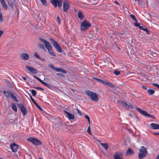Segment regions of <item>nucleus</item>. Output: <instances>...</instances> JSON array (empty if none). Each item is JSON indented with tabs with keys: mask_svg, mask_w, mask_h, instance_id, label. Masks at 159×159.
<instances>
[{
	"mask_svg": "<svg viewBox=\"0 0 159 159\" xmlns=\"http://www.w3.org/2000/svg\"><path fill=\"white\" fill-rule=\"evenodd\" d=\"M39 39L44 43L49 53L52 56L55 57L56 55L52 50V46L50 43L45 39L42 38H40Z\"/></svg>",
	"mask_w": 159,
	"mask_h": 159,
	"instance_id": "obj_1",
	"label": "nucleus"
},
{
	"mask_svg": "<svg viewBox=\"0 0 159 159\" xmlns=\"http://www.w3.org/2000/svg\"><path fill=\"white\" fill-rule=\"evenodd\" d=\"M85 93L92 101L96 102L98 101V97L96 93L90 90H86Z\"/></svg>",
	"mask_w": 159,
	"mask_h": 159,
	"instance_id": "obj_2",
	"label": "nucleus"
},
{
	"mask_svg": "<svg viewBox=\"0 0 159 159\" xmlns=\"http://www.w3.org/2000/svg\"><path fill=\"white\" fill-rule=\"evenodd\" d=\"M139 152L138 158L141 159L145 157L148 154V152L145 147L142 146L139 149Z\"/></svg>",
	"mask_w": 159,
	"mask_h": 159,
	"instance_id": "obj_3",
	"label": "nucleus"
},
{
	"mask_svg": "<svg viewBox=\"0 0 159 159\" xmlns=\"http://www.w3.org/2000/svg\"><path fill=\"white\" fill-rule=\"evenodd\" d=\"M91 23L86 20H84L81 24L80 29L82 30L88 29L91 26Z\"/></svg>",
	"mask_w": 159,
	"mask_h": 159,
	"instance_id": "obj_4",
	"label": "nucleus"
},
{
	"mask_svg": "<svg viewBox=\"0 0 159 159\" xmlns=\"http://www.w3.org/2000/svg\"><path fill=\"white\" fill-rule=\"evenodd\" d=\"M93 79L100 83L107 85L112 88H114L115 87L114 85L113 84L111 83L107 82L106 80H103L95 77H93Z\"/></svg>",
	"mask_w": 159,
	"mask_h": 159,
	"instance_id": "obj_5",
	"label": "nucleus"
},
{
	"mask_svg": "<svg viewBox=\"0 0 159 159\" xmlns=\"http://www.w3.org/2000/svg\"><path fill=\"white\" fill-rule=\"evenodd\" d=\"M49 39L51 41L52 44L56 50L59 52H61L62 51L57 42L52 38H49Z\"/></svg>",
	"mask_w": 159,
	"mask_h": 159,
	"instance_id": "obj_6",
	"label": "nucleus"
},
{
	"mask_svg": "<svg viewBox=\"0 0 159 159\" xmlns=\"http://www.w3.org/2000/svg\"><path fill=\"white\" fill-rule=\"evenodd\" d=\"M50 2L55 7H60L62 6V0H51Z\"/></svg>",
	"mask_w": 159,
	"mask_h": 159,
	"instance_id": "obj_7",
	"label": "nucleus"
},
{
	"mask_svg": "<svg viewBox=\"0 0 159 159\" xmlns=\"http://www.w3.org/2000/svg\"><path fill=\"white\" fill-rule=\"evenodd\" d=\"M27 140L32 142L34 144L36 145H41L42 143L41 141L35 138L30 137L27 139Z\"/></svg>",
	"mask_w": 159,
	"mask_h": 159,
	"instance_id": "obj_8",
	"label": "nucleus"
},
{
	"mask_svg": "<svg viewBox=\"0 0 159 159\" xmlns=\"http://www.w3.org/2000/svg\"><path fill=\"white\" fill-rule=\"evenodd\" d=\"M114 159H123V153L120 152H117L113 155Z\"/></svg>",
	"mask_w": 159,
	"mask_h": 159,
	"instance_id": "obj_9",
	"label": "nucleus"
},
{
	"mask_svg": "<svg viewBox=\"0 0 159 159\" xmlns=\"http://www.w3.org/2000/svg\"><path fill=\"white\" fill-rule=\"evenodd\" d=\"M64 114L66 116L67 118H68L69 120H74L75 119L74 114L70 113L66 111H64Z\"/></svg>",
	"mask_w": 159,
	"mask_h": 159,
	"instance_id": "obj_10",
	"label": "nucleus"
},
{
	"mask_svg": "<svg viewBox=\"0 0 159 159\" xmlns=\"http://www.w3.org/2000/svg\"><path fill=\"white\" fill-rule=\"evenodd\" d=\"M18 106L20 108L23 115H25L26 113V109L23 104L21 103L18 104Z\"/></svg>",
	"mask_w": 159,
	"mask_h": 159,
	"instance_id": "obj_11",
	"label": "nucleus"
},
{
	"mask_svg": "<svg viewBox=\"0 0 159 159\" xmlns=\"http://www.w3.org/2000/svg\"><path fill=\"white\" fill-rule=\"evenodd\" d=\"M70 5L69 2L67 1H65L63 2V10L66 12L69 9Z\"/></svg>",
	"mask_w": 159,
	"mask_h": 159,
	"instance_id": "obj_12",
	"label": "nucleus"
},
{
	"mask_svg": "<svg viewBox=\"0 0 159 159\" xmlns=\"http://www.w3.org/2000/svg\"><path fill=\"white\" fill-rule=\"evenodd\" d=\"M20 57L22 59L25 60H28L30 58L28 54L24 53H21Z\"/></svg>",
	"mask_w": 159,
	"mask_h": 159,
	"instance_id": "obj_13",
	"label": "nucleus"
},
{
	"mask_svg": "<svg viewBox=\"0 0 159 159\" xmlns=\"http://www.w3.org/2000/svg\"><path fill=\"white\" fill-rule=\"evenodd\" d=\"M34 78L36 79L38 81H39V82H40L43 85H44L45 86L47 87L48 88H50L51 87V86L50 85L48 84H47V83L44 82L43 80H41L39 78L37 77L36 76H34Z\"/></svg>",
	"mask_w": 159,
	"mask_h": 159,
	"instance_id": "obj_14",
	"label": "nucleus"
},
{
	"mask_svg": "<svg viewBox=\"0 0 159 159\" xmlns=\"http://www.w3.org/2000/svg\"><path fill=\"white\" fill-rule=\"evenodd\" d=\"M10 147L12 152H17L18 148V147L17 145L15 143H13L11 145Z\"/></svg>",
	"mask_w": 159,
	"mask_h": 159,
	"instance_id": "obj_15",
	"label": "nucleus"
},
{
	"mask_svg": "<svg viewBox=\"0 0 159 159\" xmlns=\"http://www.w3.org/2000/svg\"><path fill=\"white\" fill-rule=\"evenodd\" d=\"M26 67L27 70L30 71L34 74H37V73L36 70L34 68L30 66H26Z\"/></svg>",
	"mask_w": 159,
	"mask_h": 159,
	"instance_id": "obj_16",
	"label": "nucleus"
},
{
	"mask_svg": "<svg viewBox=\"0 0 159 159\" xmlns=\"http://www.w3.org/2000/svg\"><path fill=\"white\" fill-rule=\"evenodd\" d=\"M121 104L123 106L127 108H130L132 109L134 108V107L132 105L128 104L123 101L121 102Z\"/></svg>",
	"mask_w": 159,
	"mask_h": 159,
	"instance_id": "obj_17",
	"label": "nucleus"
},
{
	"mask_svg": "<svg viewBox=\"0 0 159 159\" xmlns=\"http://www.w3.org/2000/svg\"><path fill=\"white\" fill-rule=\"evenodd\" d=\"M151 128L154 129H159V125L154 123H152L150 124Z\"/></svg>",
	"mask_w": 159,
	"mask_h": 159,
	"instance_id": "obj_18",
	"label": "nucleus"
},
{
	"mask_svg": "<svg viewBox=\"0 0 159 159\" xmlns=\"http://www.w3.org/2000/svg\"><path fill=\"white\" fill-rule=\"evenodd\" d=\"M136 109L140 113L143 114L145 116H147V115L148 114V113L145 111H143L139 108L137 107L136 108Z\"/></svg>",
	"mask_w": 159,
	"mask_h": 159,
	"instance_id": "obj_19",
	"label": "nucleus"
},
{
	"mask_svg": "<svg viewBox=\"0 0 159 159\" xmlns=\"http://www.w3.org/2000/svg\"><path fill=\"white\" fill-rule=\"evenodd\" d=\"M0 2L4 9L6 10L7 9V5L6 4L4 0H0Z\"/></svg>",
	"mask_w": 159,
	"mask_h": 159,
	"instance_id": "obj_20",
	"label": "nucleus"
},
{
	"mask_svg": "<svg viewBox=\"0 0 159 159\" xmlns=\"http://www.w3.org/2000/svg\"><path fill=\"white\" fill-rule=\"evenodd\" d=\"M15 2V0H8V3L9 6L11 8L14 7V5Z\"/></svg>",
	"mask_w": 159,
	"mask_h": 159,
	"instance_id": "obj_21",
	"label": "nucleus"
},
{
	"mask_svg": "<svg viewBox=\"0 0 159 159\" xmlns=\"http://www.w3.org/2000/svg\"><path fill=\"white\" fill-rule=\"evenodd\" d=\"M134 153V151L131 148H129L127 151L126 155L128 156L131 155L133 154Z\"/></svg>",
	"mask_w": 159,
	"mask_h": 159,
	"instance_id": "obj_22",
	"label": "nucleus"
},
{
	"mask_svg": "<svg viewBox=\"0 0 159 159\" xmlns=\"http://www.w3.org/2000/svg\"><path fill=\"white\" fill-rule=\"evenodd\" d=\"M3 92L7 98H9L10 97L11 94L12 93L11 92L9 91H3Z\"/></svg>",
	"mask_w": 159,
	"mask_h": 159,
	"instance_id": "obj_23",
	"label": "nucleus"
},
{
	"mask_svg": "<svg viewBox=\"0 0 159 159\" xmlns=\"http://www.w3.org/2000/svg\"><path fill=\"white\" fill-rule=\"evenodd\" d=\"M100 144L106 150H107L109 147V145L107 143H100Z\"/></svg>",
	"mask_w": 159,
	"mask_h": 159,
	"instance_id": "obj_24",
	"label": "nucleus"
},
{
	"mask_svg": "<svg viewBox=\"0 0 159 159\" xmlns=\"http://www.w3.org/2000/svg\"><path fill=\"white\" fill-rule=\"evenodd\" d=\"M10 97L16 102H18V99L13 93H12V94H11Z\"/></svg>",
	"mask_w": 159,
	"mask_h": 159,
	"instance_id": "obj_25",
	"label": "nucleus"
},
{
	"mask_svg": "<svg viewBox=\"0 0 159 159\" xmlns=\"http://www.w3.org/2000/svg\"><path fill=\"white\" fill-rule=\"evenodd\" d=\"M38 45L40 48L44 50H46L43 44L41 43H38Z\"/></svg>",
	"mask_w": 159,
	"mask_h": 159,
	"instance_id": "obj_26",
	"label": "nucleus"
},
{
	"mask_svg": "<svg viewBox=\"0 0 159 159\" xmlns=\"http://www.w3.org/2000/svg\"><path fill=\"white\" fill-rule=\"evenodd\" d=\"M155 92V91L154 90L151 89H149L148 91V93L150 95H152Z\"/></svg>",
	"mask_w": 159,
	"mask_h": 159,
	"instance_id": "obj_27",
	"label": "nucleus"
},
{
	"mask_svg": "<svg viewBox=\"0 0 159 159\" xmlns=\"http://www.w3.org/2000/svg\"><path fill=\"white\" fill-rule=\"evenodd\" d=\"M11 107L12 109L15 111H17V107L16 105L13 103L11 104Z\"/></svg>",
	"mask_w": 159,
	"mask_h": 159,
	"instance_id": "obj_28",
	"label": "nucleus"
},
{
	"mask_svg": "<svg viewBox=\"0 0 159 159\" xmlns=\"http://www.w3.org/2000/svg\"><path fill=\"white\" fill-rule=\"evenodd\" d=\"M30 91H31L32 94V95L34 96H35L36 94V91L34 89H30Z\"/></svg>",
	"mask_w": 159,
	"mask_h": 159,
	"instance_id": "obj_29",
	"label": "nucleus"
},
{
	"mask_svg": "<svg viewBox=\"0 0 159 159\" xmlns=\"http://www.w3.org/2000/svg\"><path fill=\"white\" fill-rule=\"evenodd\" d=\"M42 4L46 6H48V3L47 1L46 0H40Z\"/></svg>",
	"mask_w": 159,
	"mask_h": 159,
	"instance_id": "obj_30",
	"label": "nucleus"
},
{
	"mask_svg": "<svg viewBox=\"0 0 159 159\" xmlns=\"http://www.w3.org/2000/svg\"><path fill=\"white\" fill-rule=\"evenodd\" d=\"M48 67H49L50 68H51L52 70H55L56 67H55L52 64H49Z\"/></svg>",
	"mask_w": 159,
	"mask_h": 159,
	"instance_id": "obj_31",
	"label": "nucleus"
},
{
	"mask_svg": "<svg viewBox=\"0 0 159 159\" xmlns=\"http://www.w3.org/2000/svg\"><path fill=\"white\" fill-rule=\"evenodd\" d=\"M84 16L82 12V11H80V20H83Z\"/></svg>",
	"mask_w": 159,
	"mask_h": 159,
	"instance_id": "obj_32",
	"label": "nucleus"
},
{
	"mask_svg": "<svg viewBox=\"0 0 159 159\" xmlns=\"http://www.w3.org/2000/svg\"><path fill=\"white\" fill-rule=\"evenodd\" d=\"M129 16L131 17L132 18L133 20H134V21L136 22H137V20L136 19V18H135V16L134 15H129Z\"/></svg>",
	"mask_w": 159,
	"mask_h": 159,
	"instance_id": "obj_33",
	"label": "nucleus"
},
{
	"mask_svg": "<svg viewBox=\"0 0 159 159\" xmlns=\"http://www.w3.org/2000/svg\"><path fill=\"white\" fill-rule=\"evenodd\" d=\"M114 74L116 75H119L120 74V72L117 71V70H115L114 72Z\"/></svg>",
	"mask_w": 159,
	"mask_h": 159,
	"instance_id": "obj_34",
	"label": "nucleus"
},
{
	"mask_svg": "<svg viewBox=\"0 0 159 159\" xmlns=\"http://www.w3.org/2000/svg\"><path fill=\"white\" fill-rule=\"evenodd\" d=\"M34 56L37 57L38 58H39L41 60L42 59V58H40L39 55L38 54V53L37 52H36L34 53Z\"/></svg>",
	"mask_w": 159,
	"mask_h": 159,
	"instance_id": "obj_35",
	"label": "nucleus"
},
{
	"mask_svg": "<svg viewBox=\"0 0 159 159\" xmlns=\"http://www.w3.org/2000/svg\"><path fill=\"white\" fill-rule=\"evenodd\" d=\"M84 117L86 119H87V120L89 122V124H90V118H89V117L87 115H85L84 116Z\"/></svg>",
	"mask_w": 159,
	"mask_h": 159,
	"instance_id": "obj_36",
	"label": "nucleus"
},
{
	"mask_svg": "<svg viewBox=\"0 0 159 159\" xmlns=\"http://www.w3.org/2000/svg\"><path fill=\"white\" fill-rule=\"evenodd\" d=\"M147 116L150 117V118H152L153 119H155V117L152 115H151L149 114L148 113Z\"/></svg>",
	"mask_w": 159,
	"mask_h": 159,
	"instance_id": "obj_37",
	"label": "nucleus"
},
{
	"mask_svg": "<svg viewBox=\"0 0 159 159\" xmlns=\"http://www.w3.org/2000/svg\"><path fill=\"white\" fill-rule=\"evenodd\" d=\"M3 21V19L1 12L0 13V21L2 22Z\"/></svg>",
	"mask_w": 159,
	"mask_h": 159,
	"instance_id": "obj_38",
	"label": "nucleus"
},
{
	"mask_svg": "<svg viewBox=\"0 0 159 159\" xmlns=\"http://www.w3.org/2000/svg\"><path fill=\"white\" fill-rule=\"evenodd\" d=\"M134 24L136 26L138 27H139L140 25L139 23H138L137 22L134 23Z\"/></svg>",
	"mask_w": 159,
	"mask_h": 159,
	"instance_id": "obj_39",
	"label": "nucleus"
},
{
	"mask_svg": "<svg viewBox=\"0 0 159 159\" xmlns=\"http://www.w3.org/2000/svg\"><path fill=\"white\" fill-rule=\"evenodd\" d=\"M61 68L56 67L55 70L57 72H60Z\"/></svg>",
	"mask_w": 159,
	"mask_h": 159,
	"instance_id": "obj_40",
	"label": "nucleus"
},
{
	"mask_svg": "<svg viewBox=\"0 0 159 159\" xmlns=\"http://www.w3.org/2000/svg\"><path fill=\"white\" fill-rule=\"evenodd\" d=\"M87 132L90 135L92 134L90 132V126H89L87 130Z\"/></svg>",
	"mask_w": 159,
	"mask_h": 159,
	"instance_id": "obj_41",
	"label": "nucleus"
},
{
	"mask_svg": "<svg viewBox=\"0 0 159 159\" xmlns=\"http://www.w3.org/2000/svg\"><path fill=\"white\" fill-rule=\"evenodd\" d=\"M57 21L58 22L59 24H60V17L59 16H57Z\"/></svg>",
	"mask_w": 159,
	"mask_h": 159,
	"instance_id": "obj_42",
	"label": "nucleus"
},
{
	"mask_svg": "<svg viewBox=\"0 0 159 159\" xmlns=\"http://www.w3.org/2000/svg\"><path fill=\"white\" fill-rule=\"evenodd\" d=\"M34 89H40L41 90H44V89L40 87H35L34 88Z\"/></svg>",
	"mask_w": 159,
	"mask_h": 159,
	"instance_id": "obj_43",
	"label": "nucleus"
},
{
	"mask_svg": "<svg viewBox=\"0 0 159 159\" xmlns=\"http://www.w3.org/2000/svg\"><path fill=\"white\" fill-rule=\"evenodd\" d=\"M60 72H61L62 73H64L65 74H66V70L62 69L61 68V70Z\"/></svg>",
	"mask_w": 159,
	"mask_h": 159,
	"instance_id": "obj_44",
	"label": "nucleus"
},
{
	"mask_svg": "<svg viewBox=\"0 0 159 159\" xmlns=\"http://www.w3.org/2000/svg\"><path fill=\"white\" fill-rule=\"evenodd\" d=\"M98 1L97 0H94V1L92 3V4L95 5L96 3L98 2Z\"/></svg>",
	"mask_w": 159,
	"mask_h": 159,
	"instance_id": "obj_45",
	"label": "nucleus"
},
{
	"mask_svg": "<svg viewBox=\"0 0 159 159\" xmlns=\"http://www.w3.org/2000/svg\"><path fill=\"white\" fill-rule=\"evenodd\" d=\"M153 85H154L155 87H157L158 88H159V84H156V83H153Z\"/></svg>",
	"mask_w": 159,
	"mask_h": 159,
	"instance_id": "obj_46",
	"label": "nucleus"
},
{
	"mask_svg": "<svg viewBox=\"0 0 159 159\" xmlns=\"http://www.w3.org/2000/svg\"><path fill=\"white\" fill-rule=\"evenodd\" d=\"M37 107L40 110L42 111V108L39 105Z\"/></svg>",
	"mask_w": 159,
	"mask_h": 159,
	"instance_id": "obj_47",
	"label": "nucleus"
},
{
	"mask_svg": "<svg viewBox=\"0 0 159 159\" xmlns=\"http://www.w3.org/2000/svg\"><path fill=\"white\" fill-rule=\"evenodd\" d=\"M34 103L35 105V106L37 107L38 106H39V105L35 101H34L33 102Z\"/></svg>",
	"mask_w": 159,
	"mask_h": 159,
	"instance_id": "obj_48",
	"label": "nucleus"
},
{
	"mask_svg": "<svg viewBox=\"0 0 159 159\" xmlns=\"http://www.w3.org/2000/svg\"><path fill=\"white\" fill-rule=\"evenodd\" d=\"M34 103L35 105V106L37 107L38 106H39V105L35 101H34L33 102Z\"/></svg>",
	"mask_w": 159,
	"mask_h": 159,
	"instance_id": "obj_49",
	"label": "nucleus"
},
{
	"mask_svg": "<svg viewBox=\"0 0 159 159\" xmlns=\"http://www.w3.org/2000/svg\"><path fill=\"white\" fill-rule=\"evenodd\" d=\"M30 98L31 100L33 102H34L35 101H34V99L32 97V96L31 95H30Z\"/></svg>",
	"mask_w": 159,
	"mask_h": 159,
	"instance_id": "obj_50",
	"label": "nucleus"
},
{
	"mask_svg": "<svg viewBox=\"0 0 159 159\" xmlns=\"http://www.w3.org/2000/svg\"><path fill=\"white\" fill-rule=\"evenodd\" d=\"M142 87L144 90H146L147 89V87L146 86H142Z\"/></svg>",
	"mask_w": 159,
	"mask_h": 159,
	"instance_id": "obj_51",
	"label": "nucleus"
},
{
	"mask_svg": "<svg viewBox=\"0 0 159 159\" xmlns=\"http://www.w3.org/2000/svg\"><path fill=\"white\" fill-rule=\"evenodd\" d=\"M57 75L59 76H62V75H63L62 74H61V73H57Z\"/></svg>",
	"mask_w": 159,
	"mask_h": 159,
	"instance_id": "obj_52",
	"label": "nucleus"
},
{
	"mask_svg": "<svg viewBox=\"0 0 159 159\" xmlns=\"http://www.w3.org/2000/svg\"><path fill=\"white\" fill-rule=\"evenodd\" d=\"M153 134L154 135H159V132H158V133H153Z\"/></svg>",
	"mask_w": 159,
	"mask_h": 159,
	"instance_id": "obj_53",
	"label": "nucleus"
},
{
	"mask_svg": "<svg viewBox=\"0 0 159 159\" xmlns=\"http://www.w3.org/2000/svg\"><path fill=\"white\" fill-rule=\"evenodd\" d=\"M128 116L130 117H132V115L131 114H129L128 115Z\"/></svg>",
	"mask_w": 159,
	"mask_h": 159,
	"instance_id": "obj_54",
	"label": "nucleus"
},
{
	"mask_svg": "<svg viewBox=\"0 0 159 159\" xmlns=\"http://www.w3.org/2000/svg\"><path fill=\"white\" fill-rule=\"evenodd\" d=\"M139 28L141 30H143V27L142 26L140 25Z\"/></svg>",
	"mask_w": 159,
	"mask_h": 159,
	"instance_id": "obj_55",
	"label": "nucleus"
},
{
	"mask_svg": "<svg viewBox=\"0 0 159 159\" xmlns=\"http://www.w3.org/2000/svg\"><path fill=\"white\" fill-rule=\"evenodd\" d=\"M147 30H148V29L147 28H143V30L145 31H146Z\"/></svg>",
	"mask_w": 159,
	"mask_h": 159,
	"instance_id": "obj_56",
	"label": "nucleus"
},
{
	"mask_svg": "<svg viewBox=\"0 0 159 159\" xmlns=\"http://www.w3.org/2000/svg\"><path fill=\"white\" fill-rule=\"evenodd\" d=\"M22 78L24 80H25L26 79V78L25 77H22Z\"/></svg>",
	"mask_w": 159,
	"mask_h": 159,
	"instance_id": "obj_57",
	"label": "nucleus"
},
{
	"mask_svg": "<svg viewBox=\"0 0 159 159\" xmlns=\"http://www.w3.org/2000/svg\"><path fill=\"white\" fill-rule=\"evenodd\" d=\"M155 159H159V154L157 156Z\"/></svg>",
	"mask_w": 159,
	"mask_h": 159,
	"instance_id": "obj_58",
	"label": "nucleus"
},
{
	"mask_svg": "<svg viewBox=\"0 0 159 159\" xmlns=\"http://www.w3.org/2000/svg\"><path fill=\"white\" fill-rule=\"evenodd\" d=\"M115 3L116 4H117V5H119V3H118V2H117L116 1H115Z\"/></svg>",
	"mask_w": 159,
	"mask_h": 159,
	"instance_id": "obj_59",
	"label": "nucleus"
},
{
	"mask_svg": "<svg viewBox=\"0 0 159 159\" xmlns=\"http://www.w3.org/2000/svg\"><path fill=\"white\" fill-rule=\"evenodd\" d=\"M78 16L79 18H80V11H79L78 14Z\"/></svg>",
	"mask_w": 159,
	"mask_h": 159,
	"instance_id": "obj_60",
	"label": "nucleus"
},
{
	"mask_svg": "<svg viewBox=\"0 0 159 159\" xmlns=\"http://www.w3.org/2000/svg\"><path fill=\"white\" fill-rule=\"evenodd\" d=\"M146 32L148 34H150L149 32V31H148V30H147V31H146Z\"/></svg>",
	"mask_w": 159,
	"mask_h": 159,
	"instance_id": "obj_61",
	"label": "nucleus"
},
{
	"mask_svg": "<svg viewBox=\"0 0 159 159\" xmlns=\"http://www.w3.org/2000/svg\"><path fill=\"white\" fill-rule=\"evenodd\" d=\"M78 113H80V110L79 109H78Z\"/></svg>",
	"mask_w": 159,
	"mask_h": 159,
	"instance_id": "obj_62",
	"label": "nucleus"
},
{
	"mask_svg": "<svg viewBox=\"0 0 159 159\" xmlns=\"http://www.w3.org/2000/svg\"><path fill=\"white\" fill-rule=\"evenodd\" d=\"M98 142H99L100 143H101V141H100V140H98Z\"/></svg>",
	"mask_w": 159,
	"mask_h": 159,
	"instance_id": "obj_63",
	"label": "nucleus"
},
{
	"mask_svg": "<svg viewBox=\"0 0 159 159\" xmlns=\"http://www.w3.org/2000/svg\"><path fill=\"white\" fill-rule=\"evenodd\" d=\"M136 1H138V2H139V0H136Z\"/></svg>",
	"mask_w": 159,
	"mask_h": 159,
	"instance_id": "obj_64",
	"label": "nucleus"
}]
</instances>
